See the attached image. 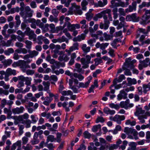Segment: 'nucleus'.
<instances>
[{"mask_svg": "<svg viewBox=\"0 0 150 150\" xmlns=\"http://www.w3.org/2000/svg\"><path fill=\"white\" fill-rule=\"evenodd\" d=\"M95 54H91L89 55H87L85 57L82 58L81 59V62L83 65L82 67L83 68H87L89 67V64L93 63V62L91 61V58L95 57Z\"/></svg>", "mask_w": 150, "mask_h": 150, "instance_id": "obj_1", "label": "nucleus"}, {"mask_svg": "<svg viewBox=\"0 0 150 150\" xmlns=\"http://www.w3.org/2000/svg\"><path fill=\"white\" fill-rule=\"evenodd\" d=\"M145 12L144 15L142 16V21H140L141 24L145 25L150 23V20L147 21L150 18V9L147 10L145 8L143 10Z\"/></svg>", "mask_w": 150, "mask_h": 150, "instance_id": "obj_2", "label": "nucleus"}, {"mask_svg": "<svg viewBox=\"0 0 150 150\" xmlns=\"http://www.w3.org/2000/svg\"><path fill=\"white\" fill-rule=\"evenodd\" d=\"M49 27L51 29V31L53 33H57L59 31L62 29V27L61 26L57 27L55 28V25L51 23L50 25L48 24H46L45 25V27L46 28L45 30L46 31L48 30V27Z\"/></svg>", "mask_w": 150, "mask_h": 150, "instance_id": "obj_3", "label": "nucleus"}, {"mask_svg": "<svg viewBox=\"0 0 150 150\" xmlns=\"http://www.w3.org/2000/svg\"><path fill=\"white\" fill-rule=\"evenodd\" d=\"M111 10L110 9H107L103 10L100 13L102 16V17H103L104 20H108V17L106 14H108V17L109 20L110 21L112 20V18L111 14Z\"/></svg>", "mask_w": 150, "mask_h": 150, "instance_id": "obj_4", "label": "nucleus"}, {"mask_svg": "<svg viewBox=\"0 0 150 150\" xmlns=\"http://www.w3.org/2000/svg\"><path fill=\"white\" fill-rule=\"evenodd\" d=\"M29 118V115L27 113H25L23 115L19 116H15L13 117L15 120L14 123L15 125H17L19 123V122L23 121L24 119H27Z\"/></svg>", "mask_w": 150, "mask_h": 150, "instance_id": "obj_5", "label": "nucleus"}, {"mask_svg": "<svg viewBox=\"0 0 150 150\" xmlns=\"http://www.w3.org/2000/svg\"><path fill=\"white\" fill-rule=\"evenodd\" d=\"M19 67L23 72L25 71L26 68H30V66L27 64L25 61L24 60H19Z\"/></svg>", "mask_w": 150, "mask_h": 150, "instance_id": "obj_6", "label": "nucleus"}, {"mask_svg": "<svg viewBox=\"0 0 150 150\" xmlns=\"http://www.w3.org/2000/svg\"><path fill=\"white\" fill-rule=\"evenodd\" d=\"M103 35V32L101 30L97 31L96 33L92 34L91 36L92 37H94L96 39L99 38L100 41H103L104 40V38L102 37Z\"/></svg>", "mask_w": 150, "mask_h": 150, "instance_id": "obj_7", "label": "nucleus"}, {"mask_svg": "<svg viewBox=\"0 0 150 150\" xmlns=\"http://www.w3.org/2000/svg\"><path fill=\"white\" fill-rule=\"evenodd\" d=\"M66 27H67L68 30L72 32L75 30L74 24H71L69 22H65L62 27V29Z\"/></svg>", "mask_w": 150, "mask_h": 150, "instance_id": "obj_8", "label": "nucleus"}, {"mask_svg": "<svg viewBox=\"0 0 150 150\" xmlns=\"http://www.w3.org/2000/svg\"><path fill=\"white\" fill-rule=\"evenodd\" d=\"M21 141H18L16 143L13 144L11 146V150H15L17 147H18L16 150H22L21 148Z\"/></svg>", "mask_w": 150, "mask_h": 150, "instance_id": "obj_9", "label": "nucleus"}, {"mask_svg": "<svg viewBox=\"0 0 150 150\" xmlns=\"http://www.w3.org/2000/svg\"><path fill=\"white\" fill-rule=\"evenodd\" d=\"M104 23L101 22L100 23L99 27L100 29L105 30L107 29L109 27V21L108 20H104Z\"/></svg>", "mask_w": 150, "mask_h": 150, "instance_id": "obj_10", "label": "nucleus"}, {"mask_svg": "<svg viewBox=\"0 0 150 150\" xmlns=\"http://www.w3.org/2000/svg\"><path fill=\"white\" fill-rule=\"evenodd\" d=\"M71 6L70 8L69 11V14H71L73 12L76 11L77 10L79 9L80 6H79L76 5V3H74L71 4Z\"/></svg>", "mask_w": 150, "mask_h": 150, "instance_id": "obj_11", "label": "nucleus"}, {"mask_svg": "<svg viewBox=\"0 0 150 150\" xmlns=\"http://www.w3.org/2000/svg\"><path fill=\"white\" fill-rule=\"evenodd\" d=\"M114 121L116 122L119 124H120L121 123V121L125 119V117L124 115H116L114 116Z\"/></svg>", "mask_w": 150, "mask_h": 150, "instance_id": "obj_12", "label": "nucleus"}, {"mask_svg": "<svg viewBox=\"0 0 150 150\" xmlns=\"http://www.w3.org/2000/svg\"><path fill=\"white\" fill-rule=\"evenodd\" d=\"M24 109V108L23 107L21 106L19 108L16 107L12 109V111L14 114H18L23 113Z\"/></svg>", "mask_w": 150, "mask_h": 150, "instance_id": "obj_13", "label": "nucleus"}, {"mask_svg": "<svg viewBox=\"0 0 150 150\" xmlns=\"http://www.w3.org/2000/svg\"><path fill=\"white\" fill-rule=\"evenodd\" d=\"M108 43H102L100 44L99 42H97L95 45L96 47L97 48H100L101 50L105 49L109 45Z\"/></svg>", "mask_w": 150, "mask_h": 150, "instance_id": "obj_14", "label": "nucleus"}, {"mask_svg": "<svg viewBox=\"0 0 150 150\" xmlns=\"http://www.w3.org/2000/svg\"><path fill=\"white\" fill-rule=\"evenodd\" d=\"M33 13L24 11L21 12L20 14L23 18L25 19L27 17H31L33 15Z\"/></svg>", "mask_w": 150, "mask_h": 150, "instance_id": "obj_15", "label": "nucleus"}, {"mask_svg": "<svg viewBox=\"0 0 150 150\" xmlns=\"http://www.w3.org/2000/svg\"><path fill=\"white\" fill-rule=\"evenodd\" d=\"M127 94L125 92L124 90H121L120 93L117 96V99L120 100L123 98L125 99L127 98Z\"/></svg>", "mask_w": 150, "mask_h": 150, "instance_id": "obj_16", "label": "nucleus"}, {"mask_svg": "<svg viewBox=\"0 0 150 150\" xmlns=\"http://www.w3.org/2000/svg\"><path fill=\"white\" fill-rule=\"evenodd\" d=\"M131 59L130 57L126 58L125 59V62L122 67L123 70H125L127 68H129L131 65Z\"/></svg>", "mask_w": 150, "mask_h": 150, "instance_id": "obj_17", "label": "nucleus"}, {"mask_svg": "<svg viewBox=\"0 0 150 150\" xmlns=\"http://www.w3.org/2000/svg\"><path fill=\"white\" fill-rule=\"evenodd\" d=\"M136 8V2H133L132 4V6H129L128 8L125 10V12L128 13L129 12H131L133 10H135Z\"/></svg>", "mask_w": 150, "mask_h": 150, "instance_id": "obj_18", "label": "nucleus"}, {"mask_svg": "<svg viewBox=\"0 0 150 150\" xmlns=\"http://www.w3.org/2000/svg\"><path fill=\"white\" fill-rule=\"evenodd\" d=\"M125 77L123 74H121L118 77V79L117 78H115L113 81V83L114 85L117 84V82L120 83L122 81L125 79Z\"/></svg>", "mask_w": 150, "mask_h": 150, "instance_id": "obj_19", "label": "nucleus"}, {"mask_svg": "<svg viewBox=\"0 0 150 150\" xmlns=\"http://www.w3.org/2000/svg\"><path fill=\"white\" fill-rule=\"evenodd\" d=\"M67 103L66 102H64L63 103L61 102H59L57 103V105L58 107H60L62 106L64 108L65 111L68 112L70 111V109L69 108V107H68L67 106Z\"/></svg>", "mask_w": 150, "mask_h": 150, "instance_id": "obj_20", "label": "nucleus"}, {"mask_svg": "<svg viewBox=\"0 0 150 150\" xmlns=\"http://www.w3.org/2000/svg\"><path fill=\"white\" fill-rule=\"evenodd\" d=\"M103 112L107 114L113 115L115 113V112L114 110H111L109 108L106 107L103 109Z\"/></svg>", "mask_w": 150, "mask_h": 150, "instance_id": "obj_21", "label": "nucleus"}, {"mask_svg": "<svg viewBox=\"0 0 150 150\" xmlns=\"http://www.w3.org/2000/svg\"><path fill=\"white\" fill-rule=\"evenodd\" d=\"M6 74L9 76L12 75L14 76L16 74V71L15 69H12L10 68H8L6 70Z\"/></svg>", "mask_w": 150, "mask_h": 150, "instance_id": "obj_22", "label": "nucleus"}, {"mask_svg": "<svg viewBox=\"0 0 150 150\" xmlns=\"http://www.w3.org/2000/svg\"><path fill=\"white\" fill-rule=\"evenodd\" d=\"M85 38V35L83 34H81L77 37L74 38L73 39V41L74 42L80 41L81 40H84Z\"/></svg>", "mask_w": 150, "mask_h": 150, "instance_id": "obj_23", "label": "nucleus"}, {"mask_svg": "<svg viewBox=\"0 0 150 150\" xmlns=\"http://www.w3.org/2000/svg\"><path fill=\"white\" fill-rule=\"evenodd\" d=\"M81 49L84 53H87L90 51L91 47L89 46L87 47L86 44H83L82 45Z\"/></svg>", "mask_w": 150, "mask_h": 150, "instance_id": "obj_24", "label": "nucleus"}, {"mask_svg": "<svg viewBox=\"0 0 150 150\" xmlns=\"http://www.w3.org/2000/svg\"><path fill=\"white\" fill-rule=\"evenodd\" d=\"M69 58L66 54H63L62 55L59 56V57L58 59L60 61H62L63 60L65 61H67L69 59Z\"/></svg>", "mask_w": 150, "mask_h": 150, "instance_id": "obj_25", "label": "nucleus"}, {"mask_svg": "<svg viewBox=\"0 0 150 150\" xmlns=\"http://www.w3.org/2000/svg\"><path fill=\"white\" fill-rule=\"evenodd\" d=\"M27 35L29 36V39L30 40L33 39L35 40L36 38V35L32 30L30 31Z\"/></svg>", "mask_w": 150, "mask_h": 150, "instance_id": "obj_26", "label": "nucleus"}, {"mask_svg": "<svg viewBox=\"0 0 150 150\" xmlns=\"http://www.w3.org/2000/svg\"><path fill=\"white\" fill-rule=\"evenodd\" d=\"M145 112V111L142 110L141 108H137L136 112H135L134 114L135 115L139 117L141 115L144 114Z\"/></svg>", "mask_w": 150, "mask_h": 150, "instance_id": "obj_27", "label": "nucleus"}, {"mask_svg": "<svg viewBox=\"0 0 150 150\" xmlns=\"http://www.w3.org/2000/svg\"><path fill=\"white\" fill-rule=\"evenodd\" d=\"M143 92L145 93H146L147 91L150 89V82L148 84H144L143 85Z\"/></svg>", "mask_w": 150, "mask_h": 150, "instance_id": "obj_28", "label": "nucleus"}, {"mask_svg": "<svg viewBox=\"0 0 150 150\" xmlns=\"http://www.w3.org/2000/svg\"><path fill=\"white\" fill-rule=\"evenodd\" d=\"M52 100V99L50 98L48 96L45 97V100L43 102V103L45 105L48 106Z\"/></svg>", "mask_w": 150, "mask_h": 150, "instance_id": "obj_29", "label": "nucleus"}, {"mask_svg": "<svg viewBox=\"0 0 150 150\" xmlns=\"http://www.w3.org/2000/svg\"><path fill=\"white\" fill-rule=\"evenodd\" d=\"M129 102V100H127L125 102H121L120 104V107L122 108H126L128 107V103Z\"/></svg>", "mask_w": 150, "mask_h": 150, "instance_id": "obj_30", "label": "nucleus"}, {"mask_svg": "<svg viewBox=\"0 0 150 150\" xmlns=\"http://www.w3.org/2000/svg\"><path fill=\"white\" fill-rule=\"evenodd\" d=\"M149 61V58H147L143 61L140 60L139 62L140 63H142L143 64L144 67H146L148 66V63Z\"/></svg>", "mask_w": 150, "mask_h": 150, "instance_id": "obj_31", "label": "nucleus"}, {"mask_svg": "<svg viewBox=\"0 0 150 150\" xmlns=\"http://www.w3.org/2000/svg\"><path fill=\"white\" fill-rule=\"evenodd\" d=\"M42 84L44 86V90L46 91L49 90V87L50 86V83L49 81H43Z\"/></svg>", "mask_w": 150, "mask_h": 150, "instance_id": "obj_32", "label": "nucleus"}, {"mask_svg": "<svg viewBox=\"0 0 150 150\" xmlns=\"http://www.w3.org/2000/svg\"><path fill=\"white\" fill-rule=\"evenodd\" d=\"M88 0H82L81 3V5L82 7V9L83 10H86V6L88 4Z\"/></svg>", "mask_w": 150, "mask_h": 150, "instance_id": "obj_33", "label": "nucleus"}, {"mask_svg": "<svg viewBox=\"0 0 150 150\" xmlns=\"http://www.w3.org/2000/svg\"><path fill=\"white\" fill-rule=\"evenodd\" d=\"M120 0H112L111 1V5L110 6L111 8H113L114 7H117L119 6V2H116V1H119Z\"/></svg>", "mask_w": 150, "mask_h": 150, "instance_id": "obj_34", "label": "nucleus"}, {"mask_svg": "<svg viewBox=\"0 0 150 150\" xmlns=\"http://www.w3.org/2000/svg\"><path fill=\"white\" fill-rule=\"evenodd\" d=\"M31 123V121L29 120H27L24 121L23 122H22V124L24 123L25 127L26 128H30V127Z\"/></svg>", "mask_w": 150, "mask_h": 150, "instance_id": "obj_35", "label": "nucleus"}, {"mask_svg": "<svg viewBox=\"0 0 150 150\" xmlns=\"http://www.w3.org/2000/svg\"><path fill=\"white\" fill-rule=\"evenodd\" d=\"M12 60L11 59H8L5 60L4 61H2V63L5 67L9 66L12 63Z\"/></svg>", "mask_w": 150, "mask_h": 150, "instance_id": "obj_36", "label": "nucleus"}, {"mask_svg": "<svg viewBox=\"0 0 150 150\" xmlns=\"http://www.w3.org/2000/svg\"><path fill=\"white\" fill-rule=\"evenodd\" d=\"M90 83V80L88 81L87 82L85 83L83 82L80 83L79 84V87H82L83 88H86L88 86Z\"/></svg>", "mask_w": 150, "mask_h": 150, "instance_id": "obj_37", "label": "nucleus"}, {"mask_svg": "<svg viewBox=\"0 0 150 150\" xmlns=\"http://www.w3.org/2000/svg\"><path fill=\"white\" fill-rule=\"evenodd\" d=\"M134 129H132L131 128L126 127L124 128V132L126 134L129 135L132 134Z\"/></svg>", "mask_w": 150, "mask_h": 150, "instance_id": "obj_38", "label": "nucleus"}, {"mask_svg": "<svg viewBox=\"0 0 150 150\" xmlns=\"http://www.w3.org/2000/svg\"><path fill=\"white\" fill-rule=\"evenodd\" d=\"M128 84L129 85L135 84L137 83V81L135 79H132L130 78L127 79Z\"/></svg>", "mask_w": 150, "mask_h": 150, "instance_id": "obj_39", "label": "nucleus"}, {"mask_svg": "<svg viewBox=\"0 0 150 150\" xmlns=\"http://www.w3.org/2000/svg\"><path fill=\"white\" fill-rule=\"evenodd\" d=\"M150 6V2H143L142 4L139 6V7L141 9L144 7H149Z\"/></svg>", "mask_w": 150, "mask_h": 150, "instance_id": "obj_40", "label": "nucleus"}, {"mask_svg": "<svg viewBox=\"0 0 150 150\" xmlns=\"http://www.w3.org/2000/svg\"><path fill=\"white\" fill-rule=\"evenodd\" d=\"M61 93L63 96L71 95L73 94L72 92L70 90L63 91L61 92Z\"/></svg>", "mask_w": 150, "mask_h": 150, "instance_id": "obj_41", "label": "nucleus"}, {"mask_svg": "<svg viewBox=\"0 0 150 150\" xmlns=\"http://www.w3.org/2000/svg\"><path fill=\"white\" fill-rule=\"evenodd\" d=\"M43 131L42 130H40L38 132H35L34 135V137L35 139L38 138L39 136H40V137L41 135L43 133Z\"/></svg>", "mask_w": 150, "mask_h": 150, "instance_id": "obj_42", "label": "nucleus"}, {"mask_svg": "<svg viewBox=\"0 0 150 150\" xmlns=\"http://www.w3.org/2000/svg\"><path fill=\"white\" fill-rule=\"evenodd\" d=\"M19 127V134L20 135H21L23 133V129L24 128V126L22 125H18Z\"/></svg>", "mask_w": 150, "mask_h": 150, "instance_id": "obj_43", "label": "nucleus"}, {"mask_svg": "<svg viewBox=\"0 0 150 150\" xmlns=\"http://www.w3.org/2000/svg\"><path fill=\"white\" fill-rule=\"evenodd\" d=\"M26 44V47L28 49H30L31 48V45L32 44V42L30 41L26 40L25 42Z\"/></svg>", "mask_w": 150, "mask_h": 150, "instance_id": "obj_44", "label": "nucleus"}, {"mask_svg": "<svg viewBox=\"0 0 150 150\" xmlns=\"http://www.w3.org/2000/svg\"><path fill=\"white\" fill-rule=\"evenodd\" d=\"M94 60L95 62V64L96 66H97L99 64L103 62V61L102 59L100 58H95Z\"/></svg>", "mask_w": 150, "mask_h": 150, "instance_id": "obj_45", "label": "nucleus"}, {"mask_svg": "<svg viewBox=\"0 0 150 150\" xmlns=\"http://www.w3.org/2000/svg\"><path fill=\"white\" fill-rule=\"evenodd\" d=\"M101 127V125L100 124L95 125L93 126L92 130L93 132H97L98 129H100Z\"/></svg>", "mask_w": 150, "mask_h": 150, "instance_id": "obj_46", "label": "nucleus"}, {"mask_svg": "<svg viewBox=\"0 0 150 150\" xmlns=\"http://www.w3.org/2000/svg\"><path fill=\"white\" fill-rule=\"evenodd\" d=\"M30 57V54H27L24 55L23 58L24 59L26 60V61H25L27 63H30L32 61V60H30L29 59Z\"/></svg>", "mask_w": 150, "mask_h": 150, "instance_id": "obj_47", "label": "nucleus"}, {"mask_svg": "<svg viewBox=\"0 0 150 150\" xmlns=\"http://www.w3.org/2000/svg\"><path fill=\"white\" fill-rule=\"evenodd\" d=\"M47 142L48 143L49 141L52 142L54 141L55 139L54 137V136L52 135H49L47 137Z\"/></svg>", "mask_w": 150, "mask_h": 150, "instance_id": "obj_48", "label": "nucleus"}, {"mask_svg": "<svg viewBox=\"0 0 150 150\" xmlns=\"http://www.w3.org/2000/svg\"><path fill=\"white\" fill-rule=\"evenodd\" d=\"M86 19L88 21H90L93 17V14L90 13H87L86 14Z\"/></svg>", "mask_w": 150, "mask_h": 150, "instance_id": "obj_49", "label": "nucleus"}, {"mask_svg": "<svg viewBox=\"0 0 150 150\" xmlns=\"http://www.w3.org/2000/svg\"><path fill=\"white\" fill-rule=\"evenodd\" d=\"M32 79L31 77H26L24 81H25V84L27 85H30L31 83Z\"/></svg>", "mask_w": 150, "mask_h": 150, "instance_id": "obj_50", "label": "nucleus"}, {"mask_svg": "<svg viewBox=\"0 0 150 150\" xmlns=\"http://www.w3.org/2000/svg\"><path fill=\"white\" fill-rule=\"evenodd\" d=\"M109 107L112 108H114L118 110L120 108V106L117 104H115L113 103H111L109 105Z\"/></svg>", "mask_w": 150, "mask_h": 150, "instance_id": "obj_51", "label": "nucleus"}, {"mask_svg": "<svg viewBox=\"0 0 150 150\" xmlns=\"http://www.w3.org/2000/svg\"><path fill=\"white\" fill-rule=\"evenodd\" d=\"M38 54V52L35 50H33L31 51L30 53V58H33V57L37 56Z\"/></svg>", "mask_w": 150, "mask_h": 150, "instance_id": "obj_52", "label": "nucleus"}, {"mask_svg": "<svg viewBox=\"0 0 150 150\" xmlns=\"http://www.w3.org/2000/svg\"><path fill=\"white\" fill-rule=\"evenodd\" d=\"M144 118H146V116L145 115H141L138 117V119L140 120V122L142 123H143L145 122Z\"/></svg>", "mask_w": 150, "mask_h": 150, "instance_id": "obj_53", "label": "nucleus"}, {"mask_svg": "<svg viewBox=\"0 0 150 150\" xmlns=\"http://www.w3.org/2000/svg\"><path fill=\"white\" fill-rule=\"evenodd\" d=\"M33 96V95L31 93H28L27 95L25 96L24 97L25 101H28Z\"/></svg>", "mask_w": 150, "mask_h": 150, "instance_id": "obj_54", "label": "nucleus"}, {"mask_svg": "<svg viewBox=\"0 0 150 150\" xmlns=\"http://www.w3.org/2000/svg\"><path fill=\"white\" fill-rule=\"evenodd\" d=\"M49 20L51 22L54 21V22L57 23L58 21V20L57 18H54L52 15H50L49 18Z\"/></svg>", "mask_w": 150, "mask_h": 150, "instance_id": "obj_55", "label": "nucleus"}, {"mask_svg": "<svg viewBox=\"0 0 150 150\" xmlns=\"http://www.w3.org/2000/svg\"><path fill=\"white\" fill-rule=\"evenodd\" d=\"M118 147L117 145L115 144H111L109 147V150H114L118 149Z\"/></svg>", "mask_w": 150, "mask_h": 150, "instance_id": "obj_56", "label": "nucleus"}, {"mask_svg": "<svg viewBox=\"0 0 150 150\" xmlns=\"http://www.w3.org/2000/svg\"><path fill=\"white\" fill-rule=\"evenodd\" d=\"M22 148L24 150H31L33 149V147L31 145L28 144L26 146H23Z\"/></svg>", "mask_w": 150, "mask_h": 150, "instance_id": "obj_57", "label": "nucleus"}, {"mask_svg": "<svg viewBox=\"0 0 150 150\" xmlns=\"http://www.w3.org/2000/svg\"><path fill=\"white\" fill-rule=\"evenodd\" d=\"M83 135L84 138L87 139H89L91 136V134L87 131L84 132Z\"/></svg>", "mask_w": 150, "mask_h": 150, "instance_id": "obj_58", "label": "nucleus"}, {"mask_svg": "<svg viewBox=\"0 0 150 150\" xmlns=\"http://www.w3.org/2000/svg\"><path fill=\"white\" fill-rule=\"evenodd\" d=\"M6 104H7L6 100L5 99H3L1 101V104L0 105V108H3Z\"/></svg>", "mask_w": 150, "mask_h": 150, "instance_id": "obj_59", "label": "nucleus"}, {"mask_svg": "<svg viewBox=\"0 0 150 150\" xmlns=\"http://www.w3.org/2000/svg\"><path fill=\"white\" fill-rule=\"evenodd\" d=\"M108 50V53L112 57H114L115 55L114 50L111 48H110Z\"/></svg>", "mask_w": 150, "mask_h": 150, "instance_id": "obj_60", "label": "nucleus"}, {"mask_svg": "<svg viewBox=\"0 0 150 150\" xmlns=\"http://www.w3.org/2000/svg\"><path fill=\"white\" fill-rule=\"evenodd\" d=\"M4 112L5 113H7L8 115L11 116L12 114V112L10 109L5 108H4Z\"/></svg>", "mask_w": 150, "mask_h": 150, "instance_id": "obj_61", "label": "nucleus"}, {"mask_svg": "<svg viewBox=\"0 0 150 150\" xmlns=\"http://www.w3.org/2000/svg\"><path fill=\"white\" fill-rule=\"evenodd\" d=\"M136 15V13H133L131 15L132 18V21L134 22H137L139 20L138 18L137 17Z\"/></svg>", "mask_w": 150, "mask_h": 150, "instance_id": "obj_62", "label": "nucleus"}, {"mask_svg": "<svg viewBox=\"0 0 150 150\" xmlns=\"http://www.w3.org/2000/svg\"><path fill=\"white\" fill-rule=\"evenodd\" d=\"M129 4L128 2L127 1L126 4H125V2L122 1H119V6H120L122 7H126Z\"/></svg>", "mask_w": 150, "mask_h": 150, "instance_id": "obj_63", "label": "nucleus"}, {"mask_svg": "<svg viewBox=\"0 0 150 150\" xmlns=\"http://www.w3.org/2000/svg\"><path fill=\"white\" fill-rule=\"evenodd\" d=\"M102 18V16L100 13H98L95 15L93 17V20L95 21H97L99 18Z\"/></svg>", "mask_w": 150, "mask_h": 150, "instance_id": "obj_64", "label": "nucleus"}]
</instances>
